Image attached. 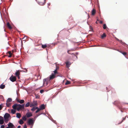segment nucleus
Instances as JSON below:
<instances>
[{
    "label": "nucleus",
    "mask_w": 128,
    "mask_h": 128,
    "mask_svg": "<svg viewBox=\"0 0 128 128\" xmlns=\"http://www.w3.org/2000/svg\"><path fill=\"white\" fill-rule=\"evenodd\" d=\"M12 107L14 109L16 110V109L17 110L19 111L20 110L24 108V104L21 105L16 104L12 106Z\"/></svg>",
    "instance_id": "f257e3e1"
},
{
    "label": "nucleus",
    "mask_w": 128,
    "mask_h": 128,
    "mask_svg": "<svg viewBox=\"0 0 128 128\" xmlns=\"http://www.w3.org/2000/svg\"><path fill=\"white\" fill-rule=\"evenodd\" d=\"M49 78H48L46 79H44L43 80V84L44 86H47L49 82Z\"/></svg>",
    "instance_id": "f03ea898"
},
{
    "label": "nucleus",
    "mask_w": 128,
    "mask_h": 128,
    "mask_svg": "<svg viewBox=\"0 0 128 128\" xmlns=\"http://www.w3.org/2000/svg\"><path fill=\"white\" fill-rule=\"evenodd\" d=\"M38 103L36 100H34L33 102H31L30 104V107H32L35 106H37Z\"/></svg>",
    "instance_id": "7ed1b4c3"
},
{
    "label": "nucleus",
    "mask_w": 128,
    "mask_h": 128,
    "mask_svg": "<svg viewBox=\"0 0 128 128\" xmlns=\"http://www.w3.org/2000/svg\"><path fill=\"white\" fill-rule=\"evenodd\" d=\"M10 80L12 82L16 81V78L15 76H13L12 75L10 78Z\"/></svg>",
    "instance_id": "20e7f679"
},
{
    "label": "nucleus",
    "mask_w": 128,
    "mask_h": 128,
    "mask_svg": "<svg viewBox=\"0 0 128 128\" xmlns=\"http://www.w3.org/2000/svg\"><path fill=\"white\" fill-rule=\"evenodd\" d=\"M114 104H115L118 107L120 110L122 112V110L121 109L120 107L119 106L120 105V103L119 101L118 100H116V101H115L114 102Z\"/></svg>",
    "instance_id": "39448f33"
},
{
    "label": "nucleus",
    "mask_w": 128,
    "mask_h": 128,
    "mask_svg": "<svg viewBox=\"0 0 128 128\" xmlns=\"http://www.w3.org/2000/svg\"><path fill=\"white\" fill-rule=\"evenodd\" d=\"M21 72L20 70H16V72L15 74V75L18 77V79H20V72Z\"/></svg>",
    "instance_id": "423d86ee"
},
{
    "label": "nucleus",
    "mask_w": 128,
    "mask_h": 128,
    "mask_svg": "<svg viewBox=\"0 0 128 128\" xmlns=\"http://www.w3.org/2000/svg\"><path fill=\"white\" fill-rule=\"evenodd\" d=\"M10 117V114L8 113H6L4 116V119H8Z\"/></svg>",
    "instance_id": "0eeeda50"
},
{
    "label": "nucleus",
    "mask_w": 128,
    "mask_h": 128,
    "mask_svg": "<svg viewBox=\"0 0 128 128\" xmlns=\"http://www.w3.org/2000/svg\"><path fill=\"white\" fill-rule=\"evenodd\" d=\"M8 127L10 128H15V126L11 123L10 122L8 125Z\"/></svg>",
    "instance_id": "6e6552de"
},
{
    "label": "nucleus",
    "mask_w": 128,
    "mask_h": 128,
    "mask_svg": "<svg viewBox=\"0 0 128 128\" xmlns=\"http://www.w3.org/2000/svg\"><path fill=\"white\" fill-rule=\"evenodd\" d=\"M28 124L31 125L33 124L34 122L32 119H30L28 121Z\"/></svg>",
    "instance_id": "1a4fd4ad"
},
{
    "label": "nucleus",
    "mask_w": 128,
    "mask_h": 128,
    "mask_svg": "<svg viewBox=\"0 0 128 128\" xmlns=\"http://www.w3.org/2000/svg\"><path fill=\"white\" fill-rule=\"evenodd\" d=\"M55 77V75L52 74V75L50 76V78H49V81L54 79Z\"/></svg>",
    "instance_id": "9d476101"
},
{
    "label": "nucleus",
    "mask_w": 128,
    "mask_h": 128,
    "mask_svg": "<svg viewBox=\"0 0 128 128\" xmlns=\"http://www.w3.org/2000/svg\"><path fill=\"white\" fill-rule=\"evenodd\" d=\"M4 123V119L3 117L0 116V124H2Z\"/></svg>",
    "instance_id": "9b49d317"
},
{
    "label": "nucleus",
    "mask_w": 128,
    "mask_h": 128,
    "mask_svg": "<svg viewBox=\"0 0 128 128\" xmlns=\"http://www.w3.org/2000/svg\"><path fill=\"white\" fill-rule=\"evenodd\" d=\"M26 115L28 118L31 117L32 116V114L30 112L27 113L26 114Z\"/></svg>",
    "instance_id": "f8f14e48"
},
{
    "label": "nucleus",
    "mask_w": 128,
    "mask_h": 128,
    "mask_svg": "<svg viewBox=\"0 0 128 128\" xmlns=\"http://www.w3.org/2000/svg\"><path fill=\"white\" fill-rule=\"evenodd\" d=\"M45 3V0H44L43 2H39V4L41 6L44 5Z\"/></svg>",
    "instance_id": "ddd939ff"
},
{
    "label": "nucleus",
    "mask_w": 128,
    "mask_h": 128,
    "mask_svg": "<svg viewBox=\"0 0 128 128\" xmlns=\"http://www.w3.org/2000/svg\"><path fill=\"white\" fill-rule=\"evenodd\" d=\"M40 109L41 110H43L45 109V106L44 104H42L40 106Z\"/></svg>",
    "instance_id": "4468645a"
},
{
    "label": "nucleus",
    "mask_w": 128,
    "mask_h": 128,
    "mask_svg": "<svg viewBox=\"0 0 128 128\" xmlns=\"http://www.w3.org/2000/svg\"><path fill=\"white\" fill-rule=\"evenodd\" d=\"M96 12V10L93 8L92 12V15H94Z\"/></svg>",
    "instance_id": "2eb2a0df"
},
{
    "label": "nucleus",
    "mask_w": 128,
    "mask_h": 128,
    "mask_svg": "<svg viewBox=\"0 0 128 128\" xmlns=\"http://www.w3.org/2000/svg\"><path fill=\"white\" fill-rule=\"evenodd\" d=\"M37 108H38V107H37L34 106L31 109V110L32 112H34L36 110Z\"/></svg>",
    "instance_id": "dca6fc26"
},
{
    "label": "nucleus",
    "mask_w": 128,
    "mask_h": 128,
    "mask_svg": "<svg viewBox=\"0 0 128 128\" xmlns=\"http://www.w3.org/2000/svg\"><path fill=\"white\" fill-rule=\"evenodd\" d=\"M7 25L8 28L10 29L12 28V27L9 24V22H8L7 23Z\"/></svg>",
    "instance_id": "f3484780"
},
{
    "label": "nucleus",
    "mask_w": 128,
    "mask_h": 128,
    "mask_svg": "<svg viewBox=\"0 0 128 128\" xmlns=\"http://www.w3.org/2000/svg\"><path fill=\"white\" fill-rule=\"evenodd\" d=\"M42 47L43 48H44L48 47V46H47V45L46 44H42Z\"/></svg>",
    "instance_id": "a211bd4d"
},
{
    "label": "nucleus",
    "mask_w": 128,
    "mask_h": 128,
    "mask_svg": "<svg viewBox=\"0 0 128 128\" xmlns=\"http://www.w3.org/2000/svg\"><path fill=\"white\" fill-rule=\"evenodd\" d=\"M16 115V117L18 118H20L21 117V114L19 113H17Z\"/></svg>",
    "instance_id": "6ab92c4d"
},
{
    "label": "nucleus",
    "mask_w": 128,
    "mask_h": 128,
    "mask_svg": "<svg viewBox=\"0 0 128 128\" xmlns=\"http://www.w3.org/2000/svg\"><path fill=\"white\" fill-rule=\"evenodd\" d=\"M5 87V85L4 84H1L0 86V88L2 89H4Z\"/></svg>",
    "instance_id": "aec40b11"
},
{
    "label": "nucleus",
    "mask_w": 128,
    "mask_h": 128,
    "mask_svg": "<svg viewBox=\"0 0 128 128\" xmlns=\"http://www.w3.org/2000/svg\"><path fill=\"white\" fill-rule=\"evenodd\" d=\"M16 112V110H14L12 109L11 110V112L12 114H14Z\"/></svg>",
    "instance_id": "412c9836"
},
{
    "label": "nucleus",
    "mask_w": 128,
    "mask_h": 128,
    "mask_svg": "<svg viewBox=\"0 0 128 128\" xmlns=\"http://www.w3.org/2000/svg\"><path fill=\"white\" fill-rule=\"evenodd\" d=\"M8 53L9 54V55L8 56L9 57H10L12 56V54L10 51H8Z\"/></svg>",
    "instance_id": "4be33fe9"
},
{
    "label": "nucleus",
    "mask_w": 128,
    "mask_h": 128,
    "mask_svg": "<svg viewBox=\"0 0 128 128\" xmlns=\"http://www.w3.org/2000/svg\"><path fill=\"white\" fill-rule=\"evenodd\" d=\"M106 34L105 33H104L101 36V38H104L106 37Z\"/></svg>",
    "instance_id": "5701e85b"
},
{
    "label": "nucleus",
    "mask_w": 128,
    "mask_h": 128,
    "mask_svg": "<svg viewBox=\"0 0 128 128\" xmlns=\"http://www.w3.org/2000/svg\"><path fill=\"white\" fill-rule=\"evenodd\" d=\"M12 99L10 98H8L7 101L6 102H12Z\"/></svg>",
    "instance_id": "b1692460"
},
{
    "label": "nucleus",
    "mask_w": 128,
    "mask_h": 128,
    "mask_svg": "<svg viewBox=\"0 0 128 128\" xmlns=\"http://www.w3.org/2000/svg\"><path fill=\"white\" fill-rule=\"evenodd\" d=\"M6 105L7 107H9L11 105V104L8 102H7L6 103Z\"/></svg>",
    "instance_id": "393cba45"
},
{
    "label": "nucleus",
    "mask_w": 128,
    "mask_h": 128,
    "mask_svg": "<svg viewBox=\"0 0 128 128\" xmlns=\"http://www.w3.org/2000/svg\"><path fill=\"white\" fill-rule=\"evenodd\" d=\"M19 123L20 124H22L24 123V122L22 120L20 119L19 121Z\"/></svg>",
    "instance_id": "a878e982"
},
{
    "label": "nucleus",
    "mask_w": 128,
    "mask_h": 128,
    "mask_svg": "<svg viewBox=\"0 0 128 128\" xmlns=\"http://www.w3.org/2000/svg\"><path fill=\"white\" fill-rule=\"evenodd\" d=\"M30 104L29 102H28L26 104H25V106L26 107H28L29 106V105L30 106Z\"/></svg>",
    "instance_id": "bb28decb"
},
{
    "label": "nucleus",
    "mask_w": 128,
    "mask_h": 128,
    "mask_svg": "<svg viewBox=\"0 0 128 128\" xmlns=\"http://www.w3.org/2000/svg\"><path fill=\"white\" fill-rule=\"evenodd\" d=\"M24 102V101L23 100H20L19 103L20 104H22Z\"/></svg>",
    "instance_id": "cd10ccee"
},
{
    "label": "nucleus",
    "mask_w": 128,
    "mask_h": 128,
    "mask_svg": "<svg viewBox=\"0 0 128 128\" xmlns=\"http://www.w3.org/2000/svg\"><path fill=\"white\" fill-rule=\"evenodd\" d=\"M70 84V82L68 80H67L66 82L65 83V85H67Z\"/></svg>",
    "instance_id": "c85d7f7f"
},
{
    "label": "nucleus",
    "mask_w": 128,
    "mask_h": 128,
    "mask_svg": "<svg viewBox=\"0 0 128 128\" xmlns=\"http://www.w3.org/2000/svg\"><path fill=\"white\" fill-rule=\"evenodd\" d=\"M22 119L23 120H24L25 121L26 120V116H23L22 118Z\"/></svg>",
    "instance_id": "c756f323"
},
{
    "label": "nucleus",
    "mask_w": 128,
    "mask_h": 128,
    "mask_svg": "<svg viewBox=\"0 0 128 128\" xmlns=\"http://www.w3.org/2000/svg\"><path fill=\"white\" fill-rule=\"evenodd\" d=\"M106 27V24H105L103 25V28L104 29H105Z\"/></svg>",
    "instance_id": "7c9ffc66"
},
{
    "label": "nucleus",
    "mask_w": 128,
    "mask_h": 128,
    "mask_svg": "<svg viewBox=\"0 0 128 128\" xmlns=\"http://www.w3.org/2000/svg\"><path fill=\"white\" fill-rule=\"evenodd\" d=\"M120 52L122 54H123V55H124V56H125L126 55L127 53L126 52Z\"/></svg>",
    "instance_id": "2f4dec72"
},
{
    "label": "nucleus",
    "mask_w": 128,
    "mask_h": 128,
    "mask_svg": "<svg viewBox=\"0 0 128 128\" xmlns=\"http://www.w3.org/2000/svg\"><path fill=\"white\" fill-rule=\"evenodd\" d=\"M37 110L36 112V113H37L39 111H40V110H41L40 109V108H37Z\"/></svg>",
    "instance_id": "473e14b6"
},
{
    "label": "nucleus",
    "mask_w": 128,
    "mask_h": 128,
    "mask_svg": "<svg viewBox=\"0 0 128 128\" xmlns=\"http://www.w3.org/2000/svg\"><path fill=\"white\" fill-rule=\"evenodd\" d=\"M54 75H56V74H57L58 73L57 70H55L54 71Z\"/></svg>",
    "instance_id": "72a5a7b5"
},
{
    "label": "nucleus",
    "mask_w": 128,
    "mask_h": 128,
    "mask_svg": "<svg viewBox=\"0 0 128 128\" xmlns=\"http://www.w3.org/2000/svg\"><path fill=\"white\" fill-rule=\"evenodd\" d=\"M4 119V120L5 122L6 123L8 122V119Z\"/></svg>",
    "instance_id": "f704fd0d"
},
{
    "label": "nucleus",
    "mask_w": 128,
    "mask_h": 128,
    "mask_svg": "<svg viewBox=\"0 0 128 128\" xmlns=\"http://www.w3.org/2000/svg\"><path fill=\"white\" fill-rule=\"evenodd\" d=\"M56 69L55 70H58L59 69V67L58 66H57L56 64Z\"/></svg>",
    "instance_id": "c9c22d12"
},
{
    "label": "nucleus",
    "mask_w": 128,
    "mask_h": 128,
    "mask_svg": "<svg viewBox=\"0 0 128 128\" xmlns=\"http://www.w3.org/2000/svg\"><path fill=\"white\" fill-rule=\"evenodd\" d=\"M90 31H92V30H93V28L91 26H90Z\"/></svg>",
    "instance_id": "e433bc0d"
},
{
    "label": "nucleus",
    "mask_w": 128,
    "mask_h": 128,
    "mask_svg": "<svg viewBox=\"0 0 128 128\" xmlns=\"http://www.w3.org/2000/svg\"><path fill=\"white\" fill-rule=\"evenodd\" d=\"M44 92V91L43 90H40V92L41 93H43Z\"/></svg>",
    "instance_id": "4c0bfd02"
},
{
    "label": "nucleus",
    "mask_w": 128,
    "mask_h": 128,
    "mask_svg": "<svg viewBox=\"0 0 128 128\" xmlns=\"http://www.w3.org/2000/svg\"><path fill=\"white\" fill-rule=\"evenodd\" d=\"M36 98H39V96L37 95H36Z\"/></svg>",
    "instance_id": "58836bf2"
},
{
    "label": "nucleus",
    "mask_w": 128,
    "mask_h": 128,
    "mask_svg": "<svg viewBox=\"0 0 128 128\" xmlns=\"http://www.w3.org/2000/svg\"><path fill=\"white\" fill-rule=\"evenodd\" d=\"M3 107L1 105H0V110H1L2 108Z\"/></svg>",
    "instance_id": "ea45409f"
},
{
    "label": "nucleus",
    "mask_w": 128,
    "mask_h": 128,
    "mask_svg": "<svg viewBox=\"0 0 128 128\" xmlns=\"http://www.w3.org/2000/svg\"><path fill=\"white\" fill-rule=\"evenodd\" d=\"M72 51L71 50H68V53L69 54H71L70 52H69L70 51Z\"/></svg>",
    "instance_id": "a19ab883"
},
{
    "label": "nucleus",
    "mask_w": 128,
    "mask_h": 128,
    "mask_svg": "<svg viewBox=\"0 0 128 128\" xmlns=\"http://www.w3.org/2000/svg\"><path fill=\"white\" fill-rule=\"evenodd\" d=\"M4 125H2L0 126V128H4Z\"/></svg>",
    "instance_id": "79ce46f5"
},
{
    "label": "nucleus",
    "mask_w": 128,
    "mask_h": 128,
    "mask_svg": "<svg viewBox=\"0 0 128 128\" xmlns=\"http://www.w3.org/2000/svg\"><path fill=\"white\" fill-rule=\"evenodd\" d=\"M27 126H26V124H25L24 125V128H27Z\"/></svg>",
    "instance_id": "37998d69"
},
{
    "label": "nucleus",
    "mask_w": 128,
    "mask_h": 128,
    "mask_svg": "<svg viewBox=\"0 0 128 128\" xmlns=\"http://www.w3.org/2000/svg\"><path fill=\"white\" fill-rule=\"evenodd\" d=\"M66 65L68 66L69 64V62H67L66 63Z\"/></svg>",
    "instance_id": "c03bdc74"
},
{
    "label": "nucleus",
    "mask_w": 128,
    "mask_h": 128,
    "mask_svg": "<svg viewBox=\"0 0 128 128\" xmlns=\"http://www.w3.org/2000/svg\"><path fill=\"white\" fill-rule=\"evenodd\" d=\"M16 101L18 102H19L20 101V100H19L18 99H16Z\"/></svg>",
    "instance_id": "a18cd8bd"
},
{
    "label": "nucleus",
    "mask_w": 128,
    "mask_h": 128,
    "mask_svg": "<svg viewBox=\"0 0 128 128\" xmlns=\"http://www.w3.org/2000/svg\"><path fill=\"white\" fill-rule=\"evenodd\" d=\"M100 22L101 24H102L103 23V22L102 21H100Z\"/></svg>",
    "instance_id": "49530a36"
},
{
    "label": "nucleus",
    "mask_w": 128,
    "mask_h": 128,
    "mask_svg": "<svg viewBox=\"0 0 128 128\" xmlns=\"http://www.w3.org/2000/svg\"><path fill=\"white\" fill-rule=\"evenodd\" d=\"M125 118H124L123 119V120H122V122L123 121V120H124Z\"/></svg>",
    "instance_id": "de8ad7c7"
},
{
    "label": "nucleus",
    "mask_w": 128,
    "mask_h": 128,
    "mask_svg": "<svg viewBox=\"0 0 128 128\" xmlns=\"http://www.w3.org/2000/svg\"><path fill=\"white\" fill-rule=\"evenodd\" d=\"M10 1L12 2V0H10Z\"/></svg>",
    "instance_id": "09e8293b"
},
{
    "label": "nucleus",
    "mask_w": 128,
    "mask_h": 128,
    "mask_svg": "<svg viewBox=\"0 0 128 128\" xmlns=\"http://www.w3.org/2000/svg\"><path fill=\"white\" fill-rule=\"evenodd\" d=\"M72 54H74V55L75 56V55H74V53H72Z\"/></svg>",
    "instance_id": "8fccbe9b"
},
{
    "label": "nucleus",
    "mask_w": 128,
    "mask_h": 128,
    "mask_svg": "<svg viewBox=\"0 0 128 128\" xmlns=\"http://www.w3.org/2000/svg\"><path fill=\"white\" fill-rule=\"evenodd\" d=\"M117 40H119L118 39H117Z\"/></svg>",
    "instance_id": "3c124183"
},
{
    "label": "nucleus",
    "mask_w": 128,
    "mask_h": 128,
    "mask_svg": "<svg viewBox=\"0 0 128 128\" xmlns=\"http://www.w3.org/2000/svg\"><path fill=\"white\" fill-rule=\"evenodd\" d=\"M117 40H119L118 39H117Z\"/></svg>",
    "instance_id": "603ef678"
},
{
    "label": "nucleus",
    "mask_w": 128,
    "mask_h": 128,
    "mask_svg": "<svg viewBox=\"0 0 128 128\" xmlns=\"http://www.w3.org/2000/svg\"><path fill=\"white\" fill-rule=\"evenodd\" d=\"M96 24H97V22H96Z\"/></svg>",
    "instance_id": "864d4df0"
},
{
    "label": "nucleus",
    "mask_w": 128,
    "mask_h": 128,
    "mask_svg": "<svg viewBox=\"0 0 128 128\" xmlns=\"http://www.w3.org/2000/svg\"><path fill=\"white\" fill-rule=\"evenodd\" d=\"M88 18L89 17V15H88Z\"/></svg>",
    "instance_id": "5fc2aeb1"
},
{
    "label": "nucleus",
    "mask_w": 128,
    "mask_h": 128,
    "mask_svg": "<svg viewBox=\"0 0 128 128\" xmlns=\"http://www.w3.org/2000/svg\"><path fill=\"white\" fill-rule=\"evenodd\" d=\"M106 89H107V87H106Z\"/></svg>",
    "instance_id": "6e6d98bb"
}]
</instances>
